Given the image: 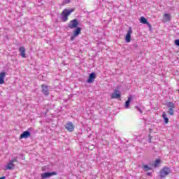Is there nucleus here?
Segmentation results:
<instances>
[{"instance_id":"31","label":"nucleus","mask_w":179,"mask_h":179,"mask_svg":"<svg viewBox=\"0 0 179 179\" xmlns=\"http://www.w3.org/2000/svg\"><path fill=\"white\" fill-rule=\"evenodd\" d=\"M0 179H6V176H2L0 178Z\"/></svg>"},{"instance_id":"18","label":"nucleus","mask_w":179,"mask_h":179,"mask_svg":"<svg viewBox=\"0 0 179 179\" xmlns=\"http://www.w3.org/2000/svg\"><path fill=\"white\" fill-rule=\"evenodd\" d=\"M148 19H146L145 17L142 16L140 17V23H142L143 24H148Z\"/></svg>"},{"instance_id":"1","label":"nucleus","mask_w":179,"mask_h":179,"mask_svg":"<svg viewBox=\"0 0 179 179\" xmlns=\"http://www.w3.org/2000/svg\"><path fill=\"white\" fill-rule=\"evenodd\" d=\"M79 26V20L78 19L72 20L67 27H66V29L68 30V29H75L73 31V34L71 36L70 40L71 41H73L80 33H82V27H78Z\"/></svg>"},{"instance_id":"30","label":"nucleus","mask_w":179,"mask_h":179,"mask_svg":"<svg viewBox=\"0 0 179 179\" xmlns=\"http://www.w3.org/2000/svg\"><path fill=\"white\" fill-rule=\"evenodd\" d=\"M87 24H88L90 26H93V25H92V22H88Z\"/></svg>"},{"instance_id":"16","label":"nucleus","mask_w":179,"mask_h":179,"mask_svg":"<svg viewBox=\"0 0 179 179\" xmlns=\"http://www.w3.org/2000/svg\"><path fill=\"white\" fill-rule=\"evenodd\" d=\"M165 106L168 107V108H176V103L171 101L166 102Z\"/></svg>"},{"instance_id":"11","label":"nucleus","mask_w":179,"mask_h":179,"mask_svg":"<svg viewBox=\"0 0 179 179\" xmlns=\"http://www.w3.org/2000/svg\"><path fill=\"white\" fill-rule=\"evenodd\" d=\"M141 169L143 170V171H149L150 170H153V165L151 164H143Z\"/></svg>"},{"instance_id":"10","label":"nucleus","mask_w":179,"mask_h":179,"mask_svg":"<svg viewBox=\"0 0 179 179\" xmlns=\"http://www.w3.org/2000/svg\"><path fill=\"white\" fill-rule=\"evenodd\" d=\"M134 100V96L129 95L127 100L124 103V108H129V106H131V101Z\"/></svg>"},{"instance_id":"6","label":"nucleus","mask_w":179,"mask_h":179,"mask_svg":"<svg viewBox=\"0 0 179 179\" xmlns=\"http://www.w3.org/2000/svg\"><path fill=\"white\" fill-rule=\"evenodd\" d=\"M64 127L69 132H73L75 131V125H73L72 122H67Z\"/></svg>"},{"instance_id":"19","label":"nucleus","mask_w":179,"mask_h":179,"mask_svg":"<svg viewBox=\"0 0 179 179\" xmlns=\"http://www.w3.org/2000/svg\"><path fill=\"white\" fill-rule=\"evenodd\" d=\"M174 108H169V114H170V115H174Z\"/></svg>"},{"instance_id":"14","label":"nucleus","mask_w":179,"mask_h":179,"mask_svg":"<svg viewBox=\"0 0 179 179\" xmlns=\"http://www.w3.org/2000/svg\"><path fill=\"white\" fill-rule=\"evenodd\" d=\"M160 163H162V159L157 158L152 164V167H155V169H157V167L160 166Z\"/></svg>"},{"instance_id":"4","label":"nucleus","mask_w":179,"mask_h":179,"mask_svg":"<svg viewBox=\"0 0 179 179\" xmlns=\"http://www.w3.org/2000/svg\"><path fill=\"white\" fill-rule=\"evenodd\" d=\"M30 131H31V128H29L27 130L23 131L20 136V141L22 139H27V138H30V136H31V133H30Z\"/></svg>"},{"instance_id":"26","label":"nucleus","mask_w":179,"mask_h":179,"mask_svg":"<svg viewBox=\"0 0 179 179\" xmlns=\"http://www.w3.org/2000/svg\"><path fill=\"white\" fill-rule=\"evenodd\" d=\"M146 176H148V177H152V172H148L146 173Z\"/></svg>"},{"instance_id":"23","label":"nucleus","mask_w":179,"mask_h":179,"mask_svg":"<svg viewBox=\"0 0 179 179\" xmlns=\"http://www.w3.org/2000/svg\"><path fill=\"white\" fill-rule=\"evenodd\" d=\"M175 45H177V47H179V39H176L174 41Z\"/></svg>"},{"instance_id":"33","label":"nucleus","mask_w":179,"mask_h":179,"mask_svg":"<svg viewBox=\"0 0 179 179\" xmlns=\"http://www.w3.org/2000/svg\"><path fill=\"white\" fill-rule=\"evenodd\" d=\"M135 47H136H136H137V46H136V45H135Z\"/></svg>"},{"instance_id":"21","label":"nucleus","mask_w":179,"mask_h":179,"mask_svg":"<svg viewBox=\"0 0 179 179\" xmlns=\"http://www.w3.org/2000/svg\"><path fill=\"white\" fill-rule=\"evenodd\" d=\"M134 108H136V110H137V111H139V113H140L141 114H142V113H143V111L142 110V109H141V108H139V106H136L134 107Z\"/></svg>"},{"instance_id":"13","label":"nucleus","mask_w":179,"mask_h":179,"mask_svg":"<svg viewBox=\"0 0 179 179\" xmlns=\"http://www.w3.org/2000/svg\"><path fill=\"white\" fill-rule=\"evenodd\" d=\"M5 76H6V72L0 73V85H3V83H5Z\"/></svg>"},{"instance_id":"20","label":"nucleus","mask_w":179,"mask_h":179,"mask_svg":"<svg viewBox=\"0 0 179 179\" xmlns=\"http://www.w3.org/2000/svg\"><path fill=\"white\" fill-rule=\"evenodd\" d=\"M164 17L167 20H171V15L170 14H169V13H165L164 14Z\"/></svg>"},{"instance_id":"22","label":"nucleus","mask_w":179,"mask_h":179,"mask_svg":"<svg viewBox=\"0 0 179 179\" xmlns=\"http://www.w3.org/2000/svg\"><path fill=\"white\" fill-rule=\"evenodd\" d=\"M10 162H13V163H16V162H17V157H15L10 160Z\"/></svg>"},{"instance_id":"9","label":"nucleus","mask_w":179,"mask_h":179,"mask_svg":"<svg viewBox=\"0 0 179 179\" xmlns=\"http://www.w3.org/2000/svg\"><path fill=\"white\" fill-rule=\"evenodd\" d=\"M111 99H120L121 92L120 90H115L114 92L110 94Z\"/></svg>"},{"instance_id":"29","label":"nucleus","mask_w":179,"mask_h":179,"mask_svg":"<svg viewBox=\"0 0 179 179\" xmlns=\"http://www.w3.org/2000/svg\"><path fill=\"white\" fill-rule=\"evenodd\" d=\"M66 1V3H71V0H64Z\"/></svg>"},{"instance_id":"27","label":"nucleus","mask_w":179,"mask_h":179,"mask_svg":"<svg viewBox=\"0 0 179 179\" xmlns=\"http://www.w3.org/2000/svg\"><path fill=\"white\" fill-rule=\"evenodd\" d=\"M20 157L22 160H24V155H23V154H20Z\"/></svg>"},{"instance_id":"5","label":"nucleus","mask_w":179,"mask_h":179,"mask_svg":"<svg viewBox=\"0 0 179 179\" xmlns=\"http://www.w3.org/2000/svg\"><path fill=\"white\" fill-rule=\"evenodd\" d=\"M97 78V75L95 72H92L89 74L88 78L86 80L87 83H89L90 85H92V83H94V80Z\"/></svg>"},{"instance_id":"17","label":"nucleus","mask_w":179,"mask_h":179,"mask_svg":"<svg viewBox=\"0 0 179 179\" xmlns=\"http://www.w3.org/2000/svg\"><path fill=\"white\" fill-rule=\"evenodd\" d=\"M162 118L164 121V124H169V117H167V115L166 114V112H164L162 113Z\"/></svg>"},{"instance_id":"8","label":"nucleus","mask_w":179,"mask_h":179,"mask_svg":"<svg viewBox=\"0 0 179 179\" xmlns=\"http://www.w3.org/2000/svg\"><path fill=\"white\" fill-rule=\"evenodd\" d=\"M48 85H44L43 84L41 85V92L43 93V94L44 96H48V94H50V92L48 91Z\"/></svg>"},{"instance_id":"2","label":"nucleus","mask_w":179,"mask_h":179,"mask_svg":"<svg viewBox=\"0 0 179 179\" xmlns=\"http://www.w3.org/2000/svg\"><path fill=\"white\" fill-rule=\"evenodd\" d=\"M75 11V8L71 9H64L61 14V20L63 22L68 21V17L72 13V12Z\"/></svg>"},{"instance_id":"15","label":"nucleus","mask_w":179,"mask_h":179,"mask_svg":"<svg viewBox=\"0 0 179 179\" xmlns=\"http://www.w3.org/2000/svg\"><path fill=\"white\" fill-rule=\"evenodd\" d=\"M6 167L7 170H13V169H15V164L13 163V161H10Z\"/></svg>"},{"instance_id":"25","label":"nucleus","mask_w":179,"mask_h":179,"mask_svg":"<svg viewBox=\"0 0 179 179\" xmlns=\"http://www.w3.org/2000/svg\"><path fill=\"white\" fill-rule=\"evenodd\" d=\"M147 24V26H148L150 30H152V24H150V23H149V22H148V24Z\"/></svg>"},{"instance_id":"7","label":"nucleus","mask_w":179,"mask_h":179,"mask_svg":"<svg viewBox=\"0 0 179 179\" xmlns=\"http://www.w3.org/2000/svg\"><path fill=\"white\" fill-rule=\"evenodd\" d=\"M131 34H132V27H129L124 37L126 43H131Z\"/></svg>"},{"instance_id":"24","label":"nucleus","mask_w":179,"mask_h":179,"mask_svg":"<svg viewBox=\"0 0 179 179\" xmlns=\"http://www.w3.org/2000/svg\"><path fill=\"white\" fill-rule=\"evenodd\" d=\"M148 142L149 143H152V136L149 135V137H148Z\"/></svg>"},{"instance_id":"12","label":"nucleus","mask_w":179,"mask_h":179,"mask_svg":"<svg viewBox=\"0 0 179 179\" xmlns=\"http://www.w3.org/2000/svg\"><path fill=\"white\" fill-rule=\"evenodd\" d=\"M19 51L22 58H26V48L24 46H21L19 48Z\"/></svg>"},{"instance_id":"28","label":"nucleus","mask_w":179,"mask_h":179,"mask_svg":"<svg viewBox=\"0 0 179 179\" xmlns=\"http://www.w3.org/2000/svg\"><path fill=\"white\" fill-rule=\"evenodd\" d=\"M22 8H26V3L24 1H22Z\"/></svg>"},{"instance_id":"3","label":"nucleus","mask_w":179,"mask_h":179,"mask_svg":"<svg viewBox=\"0 0 179 179\" xmlns=\"http://www.w3.org/2000/svg\"><path fill=\"white\" fill-rule=\"evenodd\" d=\"M171 173V170L170 168L167 166H164L160 171H159V176L161 178H166V176H169V174Z\"/></svg>"},{"instance_id":"32","label":"nucleus","mask_w":179,"mask_h":179,"mask_svg":"<svg viewBox=\"0 0 179 179\" xmlns=\"http://www.w3.org/2000/svg\"><path fill=\"white\" fill-rule=\"evenodd\" d=\"M84 13H89L87 11H84Z\"/></svg>"}]
</instances>
